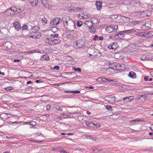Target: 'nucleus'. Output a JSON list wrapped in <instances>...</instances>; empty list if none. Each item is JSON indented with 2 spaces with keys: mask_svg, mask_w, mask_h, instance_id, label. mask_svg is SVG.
<instances>
[{
  "mask_svg": "<svg viewBox=\"0 0 153 153\" xmlns=\"http://www.w3.org/2000/svg\"><path fill=\"white\" fill-rule=\"evenodd\" d=\"M23 11L22 10L19 8L13 7L7 9L5 12V14L7 16H10L14 14L21 13Z\"/></svg>",
  "mask_w": 153,
  "mask_h": 153,
  "instance_id": "obj_1",
  "label": "nucleus"
},
{
  "mask_svg": "<svg viewBox=\"0 0 153 153\" xmlns=\"http://www.w3.org/2000/svg\"><path fill=\"white\" fill-rule=\"evenodd\" d=\"M85 124L88 127H94L96 126V124H94L93 122L87 121L85 122Z\"/></svg>",
  "mask_w": 153,
  "mask_h": 153,
  "instance_id": "obj_21",
  "label": "nucleus"
},
{
  "mask_svg": "<svg viewBox=\"0 0 153 153\" xmlns=\"http://www.w3.org/2000/svg\"><path fill=\"white\" fill-rule=\"evenodd\" d=\"M118 28L117 25H111L108 26L106 28V31L108 33H111L113 31H115Z\"/></svg>",
  "mask_w": 153,
  "mask_h": 153,
  "instance_id": "obj_5",
  "label": "nucleus"
},
{
  "mask_svg": "<svg viewBox=\"0 0 153 153\" xmlns=\"http://www.w3.org/2000/svg\"><path fill=\"white\" fill-rule=\"evenodd\" d=\"M59 37V35L57 34H51V39L57 38Z\"/></svg>",
  "mask_w": 153,
  "mask_h": 153,
  "instance_id": "obj_33",
  "label": "nucleus"
},
{
  "mask_svg": "<svg viewBox=\"0 0 153 153\" xmlns=\"http://www.w3.org/2000/svg\"><path fill=\"white\" fill-rule=\"evenodd\" d=\"M114 66H113L112 68L114 70L122 71L125 70L126 68V65L123 63L121 64L117 63L116 64H114Z\"/></svg>",
  "mask_w": 153,
  "mask_h": 153,
  "instance_id": "obj_3",
  "label": "nucleus"
},
{
  "mask_svg": "<svg viewBox=\"0 0 153 153\" xmlns=\"http://www.w3.org/2000/svg\"><path fill=\"white\" fill-rule=\"evenodd\" d=\"M14 26L15 28L17 30H19L20 29V23L18 22H16L14 24Z\"/></svg>",
  "mask_w": 153,
  "mask_h": 153,
  "instance_id": "obj_24",
  "label": "nucleus"
},
{
  "mask_svg": "<svg viewBox=\"0 0 153 153\" xmlns=\"http://www.w3.org/2000/svg\"><path fill=\"white\" fill-rule=\"evenodd\" d=\"M29 1L33 6H37L39 2L38 0H29Z\"/></svg>",
  "mask_w": 153,
  "mask_h": 153,
  "instance_id": "obj_15",
  "label": "nucleus"
},
{
  "mask_svg": "<svg viewBox=\"0 0 153 153\" xmlns=\"http://www.w3.org/2000/svg\"><path fill=\"white\" fill-rule=\"evenodd\" d=\"M91 21H86L85 22V24H86L88 26V25L87 23H89V22L91 23V24H92L94 25H97L100 22V19L98 18H95V17H93L91 18Z\"/></svg>",
  "mask_w": 153,
  "mask_h": 153,
  "instance_id": "obj_7",
  "label": "nucleus"
},
{
  "mask_svg": "<svg viewBox=\"0 0 153 153\" xmlns=\"http://www.w3.org/2000/svg\"><path fill=\"white\" fill-rule=\"evenodd\" d=\"M56 109L58 111H62V107H60L59 106H57L56 107Z\"/></svg>",
  "mask_w": 153,
  "mask_h": 153,
  "instance_id": "obj_47",
  "label": "nucleus"
},
{
  "mask_svg": "<svg viewBox=\"0 0 153 153\" xmlns=\"http://www.w3.org/2000/svg\"><path fill=\"white\" fill-rule=\"evenodd\" d=\"M71 10H72L76 12L80 10L81 9L80 8H78V7H73L72 8H71Z\"/></svg>",
  "mask_w": 153,
  "mask_h": 153,
  "instance_id": "obj_34",
  "label": "nucleus"
},
{
  "mask_svg": "<svg viewBox=\"0 0 153 153\" xmlns=\"http://www.w3.org/2000/svg\"><path fill=\"white\" fill-rule=\"evenodd\" d=\"M59 67L57 65H56L54 67L53 69H56L57 70H59Z\"/></svg>",
  "mask_w": 153,
  "mask_h": 153,
  "instance_id": "obj_60",
  "label": "nucleus"
},
{
  "mask_svg": "<svg viewBox=\"0 0 153 153\" xmlns=\"http://www.w3.org/2000/svg\"><path fill=\"white\" fill-rule=\"evenodd\" d=\"M24 124L30 125V121L29 122H25L24 123Z\"/></svg>",
  "mask_w": 153,
  "mask_h": 153,
  "instance_id": "obj_63",
  "label": "nucleus"
},
{
  "mask_svg": "<svg viewBox=\"0 0 153 153\" xmlns=\"http://www.w3.org/2000/svg\"><path fill=\"white\" fill-rule=\"evenodd\" d=\"M128 76L133 78H135L136 77V74L133 72H130L128 74Z\"/></svg>",
  "mask_w": 153,
  "mask_h": 153,
  "instance_id": "obj_26",
  "label": "nucleus"
},
{
  "mask_svg": "<svg viewBox=\"0 0 153 153\" xmlns=\"http://www.w3.org/2000/svg\"><path fill=\"white\" fill-rule=\"evenodd\" d=\"M86 51L88 53H94L95 52L94 48L92 46L88 48L87 49Z\"/></svg>",
  "mask_w": 153,
  "mask_h": 153,
  "instance_id": "obj_18",
  "label": "nucleus"
},
{
  "mask_svg": "<svg viewBox=\"0 0 153 153\" xmlns=\"http://www.w3.org/2000/svg\"><path fill=\"white\" fill-rule=\"evenodd\" d=\"M124 33L126 34H129L130 33H134L136 32V31L134 29H132L128 30H126L123 31Z\"/></svg>",
  "mask_w": 153,
  "mask_h": 153,
  "instance_id": "obj_13",
  "label": "nucleus"
},
{
  "mask_svg": "<svg viewBox=\"0 0 153 153\" xmlns=\"http://www.w3.org/2000/svg\"><path fill=\"white\" fill-rule=\"evenodd\" d=\"M52 39L53 41L55 42V45H56L59 44L60 42V40L58 38H54Z\"/></svg>",
  "mask_w": 153,
  "mask_h": 153,
  "instance_id": "obj_29",
  "label": "nucleus"
},
{
  "mask_svg": "<svg viewBox=\"0 0 153 153\" xmlns=\"http://www.w3.org/2000/svg\"><path fill=\"white\" fill-rule=\"evenodd\" d=\"M4 46L7 49H10L12 47V44L10 41H8L5 43Z\"/></svg>",
  "mask_w": 153,
  "mask_h": 153,
  "instance_id": "obj_14",
  "label": "nucleus"
},
{
  "mask_svg": "<svg viewBox=\"0 0 153 153\" xmlns=\"http://www.w3.org/2000/svg\"><path fill=\"white\" fill-rule=\"evenodd\" d=\"M51 39H49V40L48 41V43L51 45H55V42L53 41L52 39L50 40Z\"/></svg>",
  "mask_w": 153,
  "mask_h": 153,
  "instance_id": "obj_37",
  "label": "nucleus"
},
{
  "mask_svg": "<svg viewBox=\"0 0 153 153\" xmlns=\"http://www.w3.org/2000/svg\"><path fill=\"white\" fill-rule=\"evenodd\" d=\"M134 97L133 96H130L127 97L123 98V100L126 101H131L133 99Z\"/></svg>",
  "mask_w": 153,
  "mask_h": 153,
  "instance_id": "obj_23",
  "label": "nucleus"
},
{
  "mask_svg": "<svg viewBox=\"0 0 153 153\" xmlns=\"http://www.w3.org/2000/svg\"><path fill=\"white\" fill-rule=\"evenodd\" d=\"M141 21H134L132 22V23L134 25H136L140 23Z\"/></svg>",
  "mask_w": 153,
  "mask_h": 153,
  "instance_id": "obj_41",
  "label": "nucleus"
},
{
  "mask_svg": "<svg viewBox=\"0 0 153 153\" xmlns=\"http://www.w3.org/2000/svg\"><path fill=\"white\" fill-rule=\"evenodd\" d=\"M42 3L44 6L48 7L49 6L48 1V0H41Z\"/></svg>",
  "mask_w": 153,
  "mask_h": 153,
  "instance_id": "obj_22",
  "label": "nucleus"
},
{
  "mask_svg": "<svg viewBox=\"0 0 153 153\" xmlns=\"http://www.w3.org/2000/svg\"><path fill=\"white\" fill-rule=\"evenodd\" d=\"M13 88L12 86H8L6 88V89L7 91L9 90H12L13 89Z\"/></svg>",
  "mask_w": 153,
  "mask_h": 153,
  "instance_id": "obj_53",
  "label": "nucleus"
},
{
  "mask_svg": "<svg viewBox=\"0 0 153 153\" xmlns=\"http://www.w3.org/2000/svg\"><path fill=\"white\" fill-rule=\"evenodd\" d=\"M93 40L94 41L99 40L98 36L97 35H95L94 37L93 38Z\"/></svg>",
  "mask_w": 153,
  "mask_h": 153,
  "instance_id": "obj_48",
  "label": "nucleus"
},
{
  "mask_svg": "<svg viewBox=\"0 0 153 153\" xmlns=\"http://www.w3.org/2000/svg\"><path fill=\"white\" fill-rule=\"evenodd\" d=\"M67 23V24L64 25L66 29L70 31L74 30L76 27L74 21L73 20H70Z\"/></svg>",
  "mask_w": 153,
  "mask_h": 153,
  "instance_id": "obj_2",
  "label": "nucleus"
},
{
  "mask_svg": "<svg viewBox=\"0 0 153 153\" xmlns=\"http://www.w3.org/2000/svg\"><path fill=\"white\" fill-rule=\"evenodd\" d=\"M65 92H66V93H73L74 94H76V93H80V91H78V90H75L74 91H65Z\"/></svg>",
  "mask_w": 153,
  "mask_h": 153,
  "instance_id": "obj_35",
  "label": "nucleus"
},
{
  "mask_svg": "<svg viewBox=\"0 0 153 153\" xmlns=\"http://www.w3.org/2000/svg\"><path fill=\"white\" fill-rule=\"evenodd\" d=\"M108 79H107L105 78H102L101 81L103 82H107Z\"/></svg>",
  "mask_w": 153,
  "mask_h": 153,
  "instance_id": "obj_52",
  "label": "nucleus"
},
{
  "mask_svg": "<svg viewBox=\"0 0 153 153\" xmlns=\"http://www.w3.org/2000/svg\"><path fill=\"white\" fill-rule=\"evenodd\" d=\"M39 27L38 26H35L32 27L31 29L32 32L34 33H37L39 30Z\"/></svg>",
  "mask_w": 153,
  "mask_h": 153,
  "instance_id": "obj_17",
  "label": "nucleus"
},
{
  "mask_svg": "<svg viewBox=\"0 0 153 153\" xmlns=\"http://www.w3.org/2000/svg\"><path fill=\"white\" fill-rule=\"evenodd\" d=\"M146 56L147 57L146 58V59H147V60H149L150 59H151L153 58V56L151 54L146 55Z\"/></svg>",
  "mask_w": 153,
  "mask_h": 153,
  "instance_id": "obj_40",
  "label": "nucleus"
},
{
  "mask_svg": "<svg viewBox=\"0 0 153 153\" xmlns=\"http://www.w3.org/2000/svg\"><path fill=\"white\" fill-rule=\"evenodd\" d=\"M85 43V40L83 39L78 40L74 43L75 46L78 48H82L84 46Z\"/></svg>",
  "mask_w": 153,
  "mask_h": 153,
  "instance_id": "obj_8",
  "label": "nucleus"
},
{
  "mask_svg": "<svg viewBox=\"0 0 153 153\" xmlns=\"http://www.w3.org/2000/svg\"><path fill=\"white\" fill-rule=\"evenodd\" d=\"M102 78L101 77H99L97 78L96 79V81L97 82H100L101 81Z\"/></svg>",
  "mask_w": 153,
  "mask_h": 153,
  "instance_id": "obj_57",
  "label": "nucleus"
},
{
  "mask_svg": "<svg viewBox=\"0 0 153 153\" xmlns=\"http://www.w3.org/2000/svg\"><path fill=\"white\" fill-rule=\"evenodd\" d=\"M145 95H140V97L138 98L137 100H141V101H143L145 100Z\"/></svg>",
  "mask_w": 153,
  "mask_h": 153,
  "instance_id": "obj_32",
  "label": "nucleus"
},
{
  "mask_svg": "<svg viewBox=\"0 0 153 153\" xmlns=\"http://www.w3.org/2000/svg\"><path fill=\"white\" fill-rule=\"evenodd\" d=\"M37 125L36 123L32 121H30V125L35 126Z\"/></svg>",
  "mask_w": 153,
  "mask_h": 153,
  "instance_id": "obj_50",
  "label": "nucleus"
},
{
  "mask_svg": "<svg viewBox=\"0 0 153 153\" xmlns=\"http://www.w3.org/2000/svg\"><path fill=\"white\" fill-rule=\"evenodd\" d=\"M151 26V22L150 21H147L145 24H143L141 27V30L143 31L149 30Z\"/></svg>",
  "mask_w": 153,
  "mask_h": 153,
  "instance_id": "obj_4",
  "label": "nucleus"
},
{
  "mask_svg": "<svg viewBox=\"0 0 153 153\" xmlns=\"http://www.w3.org/2000/svg\"><path fill=\"white\" fill-rule=\"evenodd\" d=\"M103 37L102 36H100L99 37H98V39L99 40H101L103 39Z\"/></svg>",
  "mask_w": 153,
  "mask_h": 153,
  "instance_id": "obj_62",
  "label": "nucleus"
},
{
  "mask_svg": "<svg viewBox=\"0 0 153 153\" xmlns=\"http://www.w3.org/2000/svg\"><path fill=\"white\" fill-rule=\"evenodd\" d=\"M106 108L109 111H112L113 109L111 106L109 105H106L105 106Z\"/></svg>",
  "mask_w": 153,
  "mask_h": 153,
  "instance_id": "obj_38",
  "label": "nucleus"
},
{
  "mask_svg": "<svg viewBox=\"0 0 153 153\" xmlns=\"http://www.w3.org/2000/svg\"><path fill=\"white\" fill-rule=\"evenodd\" d=\"M97 138L96 137H94L93 136H91V140H96Z\"/></svg>",
  "mask_w": 153,
  "mask_h": 153,
  "instance_id": "obj_61",
  "label": "nucleus"
},
{
  "mask_svg": "<svg viewBox=\"0 0 153 153\" xmlns=\"http://www.w3.org/2000/svg\"><path fill=\"white\" fill-rule=\"evenodd\" d=\"M125 18L126 19H123V20L125 23L128 22L130 21V19L128 17H125Z\"/></svg>",
  "mask_w": 153,
  "mask_h": 153,
  "instance_id": "obj_45",
  "label": "nucleus"
},
{
  "mask_svg": "<svg viewBox=\"0 0 153 153\" xmlns=\"http://www.w3.org/2000/svg\"><path fill=\"white\" fill-rule=\"evenodd\" d=\"M7 116L8 117V118L11 117L12 116V115L10 114L9 113H7Z\"/></svg>",
  "mask_w": 153,
  "mask_h": 153,
  "instance_id": "obj_64",
  "label": "nucleus"
},
{
  "mask_svg": "<svg viewBox=\"0 0 153 153\" xmlns=\"http://www.w3.org/2000/svg\"><path fill=\"white\" fill-rule=\"evenodd\" d=\"M146 56V55H142L140 59L142 60H147V59H146V58L147 57Z\"/></svg>",
  "mask_w": 153,
  "mask_h": 153,
  "instance_id": "obj_39",
  "label": "nucleus"
},
{
  "mask_svg": "<svg viewBox=\"0 0 153 153\" xmlns=\"http://www.w3.org/2000/svg\"><path fill=\"white\" fill-rule=\"evenodd\" d=\"M27 26L26 25H24L22 27V29L23 30H28L27 29Z\"/></svg>",
  "mask_w": 153,
  "mask_h": 153,
  "instance_id": "obj_51",
  "label": "nucleus"
},
{
  "mask_svg": "<svg viewBox=\"0 0 153 153\" xmlns=\"http://www.w3.org/2000/svg\"><path fill=\"white\" fill-rule=\"evenodd\" d=\"M82 25V23L81 21H78L77 22V25L79 27H81Z\"/></svg>",
  "mask_w": 153,
  "mask_h": 153,
  "instance_id": "obj_44",
  "label": "nucleus"
},
{
  "mask_svg": "<svg viewBox=\"0 0 153 153\" xmlns=\"http://www.w3.org/2000/svg\"><path fill=\"white\" fill-rule=\"evenodd\" d=\"M64 75H67L68 78L70 79H73L77 76L76 74L74 72H65L63 74Z\"/></svg>",
  "mask_w": 153,
  "mask_h": 153,
  "instance_id": "obj_10",
  "label": "nucleus"
},
{
  "mask_svg": "<svg viewBox=\"0 0 153 153\" xmlns=\"http://www.w3.org/2000/svg\"><path fill=\"white\" fill-rule=\"evenodd\" d=\"M124 33L123 31L119 32L118 33H115L113 37L114 39H116L118 40H120L123 38L124 36Z\"/></svg>",
  "mask_w": 153,
  "mask_h": 153,
  "instance_id": "obj_6",
  "label": "nucleus"
},
{
  "mask_svg": "<svg viewBox=\"0 0 153 153\" xmlns=\"http://www.w3.org/2000/svg\"><path fill=\"white\" fill-rule=\"evenodd\" d=\"M73 69L76 72L78 71L79 72H81V69L79 67L76 68L75 67H73Z\"/></svg>",
  "mask_w": 153,
  "mask_h": 153,
  "instance_id": "obj_36",
  "label": "nucleus"
},
{
  "mask_svg": "<svg viewBox=\"0 0 153 153\" xmlns=\"http://www.w3.org/2000/svg\"><path fill=\"white\" fill-rule=\"evenodd\" d=\"M102 3V2L100 1H96L95 5L97 6V10H100L101 9Z\"/></svg>",
  "mask_w": 153,
  "mask_h": 153,
  "instance_id": "obj_12",
  "label": "nucleus"
},
{
  "mask_svg": "<svg viewBox=\"0 0 153 153\" xmlns=\"http://www.w3.org/2000/svg\"><path fill=\"white\" fill-rule=\"evenodd\" d=\"M130 0H125L124 1V4L127 6H129V1Z\"/></svg>",
  "mask_w": 153,
  "mask_h": 153,
  "instance_id": "obj_42",
  "label": "nucleus"
},
{
  "mask_svg": "<svg viewBox=\"0 0 153 153\" xmlns=\"http://www.w3.org/2000/svg\"><path fill=\"white\" fill-rule=\"evenodd\" d=\"M46 108L47 110H50L51 109V107L50 105H46Z\"/></svg>",
  "mask_w": 153,
  "mask_h": 153,
  "instance_id": "obj_56",
  "label": "nucleus"
},
{
  "mask_svg": "<svg viewBox=\"0 0 153 153\" xmlns=\"http://www.w3.org/2000/svg\"><path fill=\"white\" fill-rule=\"evenodd\" d=\"M134 0H130L129 1V6L135 7V5L134 4Z\"/></svg>",
  "mask_w": 153,
  "mask_h": 153,
  "instance_id": "obj_31",
  "label": "nucleus"
},
{
  "mask_svg": "<svg viewBox=\"0 0 153 153\" xmlns=\"http://www.w3.org/2000/svg\"><path fill=\"white\" fill-rule=\"evenodd\" d=\"M41 60H45L47 61H48L49 59V57L48 55L45 54L43 55L41 58Z\"/></svg>",
  "mask_w": 153,
  "mask_h": 153,
  "instance_id": "obj_25",
  "label": "nucleus"
},
{
  "mask_svg": "<svg viewBox=\"0 0 153 153\" xmlns=\"http://www.w3.org/2000/svg\"><path fill=\"white\" fill-rule=\"evenodd\" d=\"M63 23L64 25L67 23L70 20H72L70 19V18L68 16H64L62 19Z\"/></svg>",
  "mask_w": 153,
  "mask_h": 153,
  "instance_id": "obj_11",
  "label": "nucleus"
},
{
  "mask_svg": "<svg viewBox=\"0 0 153 153\" xmlns=\"http://www.w3.org/2000/svg\"><path fill=\"white\" fill-rule=\"evenodd\" d=\"M149 77L147 76H145L144 77V80L145 81H149Z\"/></svg>",
  "mask_w": 153,
  "mask_h": 153,
  "instance_id": "obj_55",
  "label": "nucleus"
},
{
  "mask_svg": "<svg viewBox=\"0 0 153 153\" xmlns=\"http://www.w3.org/2000/svg\"><path fill=\"white\" fill-rule=\"evenodd\" d=\"M102 151V149L95 148V149H92L91 150V152L93 153V152H94L95 153H98L99 152H100Z\"/></svg>",
  "mask_w": 153,
  "mask_h": 153,
  "instance_id": "obj_30",
  "label": "nucleus"
},
{
  "mask_svg": "<svg viewBox=\"0 0 153 153\" xmlns=\"http://www.w3.org/2000/svg\"><path fill=\"white\" fill-rule=\"evenodd\" d=\"M42 21L43 23H47V20L45 17L42 18Z\"/></svg>",
  "mask_w": 153,
  "mask_h": 153,
  "instance_id": "obj_46",
  "label": "nucleus"
},
{
  "mask_svg": "<svg viewBox=\"0 0 153 153\" xmlns=\"http://www.w3.org/2000/svg\"><path fill=\"white\" fill-rule=\"evenodd\" d=\"M94 25L91 24V25L89 27V30L91 33H94L96 32L95 27H94Z\"/></svg>",
  "mask_w": 153,
  "mask_h": 153,
  "instance_id": "obj_16",
  "label": "nucleus"
},
{
  "mask_svg": "<svg viewBox=\"0 0 153 153\" xmlns=\"http://www.w3.org/2000/svg\"><path fill=\"white\" fill-rule=\"evenodd\" d=\"M113 45H112L111 44L109 45L108 46V48L110 49H114V48L113 47Z\"/></svg>",
  "mask_w": 153,
  "mask_h": 153,
  "instance_id": "obj_54",
  "label": "nucleus"
},
{
  "mask_svg": "<svg viewBox=\"0 0 153 153\" xmlns=\"http://www.w3.org/2000/svg\"><path fill=\"white\" fill-rule=\"evenodd\" d=\"M0 117L3 120H5L8 119V117L7 116V113H3L1 114Z\"/></svg>",
  "mask_w": 153,
  "mask_h": 153,
  "instance_id": "obj_20",
  "label": "nucleus"
},
{
  "mask_svg": "<svg viewBox=\"0 0 153 153\" xmlns=\"http://www.w3.org/2000/svg\"><path fill=\"white\" fill-rule=\"evenodd\" d=\"M60 153H69L68 152L65 151L64 150H61L60 151Z\"/></svg>",
  "mask_w": 153,
  "mask_h": 153,
  "instance_id": "obj_58",
  "label": "nucleus"
},
{
  "mask_svg": "<svg viewBox=\"0 0 153 153\" xmlns=\"http://www.w3.org/2000/svg\"><path fill=\"white\" fill-rule=\"evenodd\" d=\"M134 4L135 5V7H139L141 6V4L137 0H134Z\"/></svg>",
  "mask_w": 153,
  "mask_h": 153,
  "instance_id": "obj_27",
  "label": "nucleus"
},
{
  "mask_svg": "<svg viewBox=\"0 0 153 153\" xmlns=\"http://www.w3.org/2000/svg\"><path fill=\"white\" fill-rule=\"evenodd\" d=\"M153 36V31H151L147 33L146 32V37H151Z\"/></svg>",
  "mask_w": 153,
  "mask_h": 153,
  "instance_id": "obj_28",
  "label": "nucleus"
},
{
  "mask_svg": "<svg viewBox=\"0 0 153 153\" xmlns=\"http://www.w3.org/2000/svg\"><path fill=\"white\" fill-rule=\"evenodd\" d=\"M141 121V120H132L131 121V122L134 123L136 121H137V122H139L140 121Z\"/></svg>",
  "mask_w": 153,
  "mask_h": 153,
  "instance_id": "obj_59",
  "label": "nucleus"
},
{
  "mask_svg": "<svg viewBox=\"0 0 153 153\" xmlns=\"http://www.w3.org/2000/svg\"><path fill=\"white\" fill-rule=\"evenodd\" d=\"M44 82V80L42 79L37 80H36V83H43Z\"/></svg>",
  "mask_w": 153,
  "mask_h": 153,
  "instance_id": "obj_49",
  "label": "nucleus"
},
{
  "mask_svg": "<svg viewBox=\"0 0 153 153\" xmlns=\"http://www.w3.org/2000/svg\"><path fill=\"white\" fill-rule=\"evenodd\" d=\"M134 34L137 36L146 37V32H137L136 31Z\"/></svg>",
  "mask_w": 153,
  "mask_h": 153,
  "instance_id": "obj_19",
  "label": "nucleus"
},
{
  "mask_svg": "<svg viewBox=\"0 0 153 153\" xmlns=\"http://www.w3.org/2000/svg\"><path fill=\"white\" fill-rule=\"evenodd\" d=\"M62 19H59L58 18H56L53 19L51 22L50 24L52 26L57 25L61 21Z\"/></svg>",
  "mask_w": 153,
  "mask_h": 153,
  "instance_id": "obj_9",
  "label": "nucleus"
},
{
  "mask_svg": "<svg viewBox=\"0 0 153 153\" xmlns=\"http://www.w3.org/2000/svg\"><path fill=\"white\" fill-rule=\"evenodd\" d=\"M116 97L115 96L111 97V99H113V102H117L121 101V100H115Z\"/></svg>",
  "mask_w": 153,
  "mask_h": 153,
  "instance_id": "obj_43",
  "label": "nucleus"
}]
</instances>
